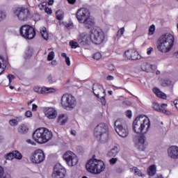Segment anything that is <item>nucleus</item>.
I'll use <instances>...</instances> for the list:
<instances>
[{
	"instance_id": "obj_12",
	"label": "nucleus",
	"mask_w": 178,
	"mask_h": 178,
	"mask_svg": "<svg viewBox=\"0 0 178 178\" xmlns=\"http://www.w3.org/2000/svg\"><path fill=\"white\" fill-rule=\"evenodd\" d=\"M45 159V154L42 149L35 150L31 156V161L33 163H41Z\"/></svg>"
},
{
	"instance_id": "obj_41",
	"label": "nucleus",
	"mask_w": 178,
	"mask_h": 178,
	"mask_svg": "<svg viewBox=\"0 0 178 178\" xmlns=\"http://www.w3.org/2000/svg\"><path fill=\"white\" fill-rule=\"evenodd\" d=\"M106 95V93H104V95H99V99L102 105H106V99H105V96Z\"/></svg>"
},
{
	"instance_id": "obj_20",
	"label": "nucleus",
	"mask_w": 178,
	"mask_h": 178,
	"mask_svg": "<svg viewBox=\"0 0 178 178\" xmlns=\"http://www.w3.org/2000/svg\"><path fill=\"white\" fill-rule=\"evenodd\" d=\"M86 29H91V27H94V25L95 24V21L94 19L88 17V19L83 21V22Z\"/></svg>"
},
{
	"instance_id": "obj_8",
	"label": "nucleus",
	"mask_w": 178,
	"mask_h": 178,
	"mask_svg": "<svg viewBox=\"0 0 178 178\" xmlns=\"http://www.w3.org/2000/svg\"><path fill=\"white\" fill-rule=\"evenodd\" d=\"M105 40V33L99 28H93L90 31V40L93 44H102Z\"/></svg>"
},
{
	"instance_id": "obj_52",
	"label": "nucleus",
	"mask_w": 178,
	"mask_h": 178,
	"mask_svg": "<svg viewBox=\"0 0 178 178\" xmlns=\"http://www.w3.org/2000/svg\"><path fill=\"white\" fill-rule=\"evenodd\" d=\"M25 116H26V118H31V116H33V113L31 111H28L25 113Z\"/></svg>"
},
{
	"instance_id": "obj_51",
	"label": "nucleus",
	"mask_w": 178,
	"mask_h": 178,
	"mask_svg": "<svg viewBox=\"0 0 178 178\" xmlns=\"http://www.w3.org/2000/svg\"><path fill=\"white\" fill-rule=\"evenodd\" d=\"M126 116H127L129 118V119H131V116H132L131 111H130V110L127 111Z\"/></svg>"
},
{
	"instance_id": "obj_32",
	"label": "nucleus",
	"mask_w": 178,
	"mask_h": 178,
	"mask_svg": "<svg viewBox=\"0 0 178 178\" xmlns=\"http://www.w3.org/2000/svg\"><path fill=\"white\" fill-rule=\"evenodd\" d=\"M161 86L162 87H173V82L169 79H167L161 83Z\"/></svg>"
},
{
	"instance_id": "obj_56",
	"label": "nucleus",
	"mask_w": 178,
	"mask_h": 178,
	"mask_svg": "<svg viewBox=\"0 0 178 178\" xmlns=\"http://www.w3.org/2000/svg\"><path fill=\"white\" fill-rule=\"evenodd\" d=\"M38 108V106H37V104H32V111H37Z\"/></svg>"
},
{
	"instance_id": "obj_10",
	"label": "nucleus",
	"mask_w": 178,
	"mask_h": 178,
	"mask_svg": "<svg viewBox=\"0 0 178 178\" xmlns=\"http://www.w3.org/2000/svg\"><path fill=\"white\" fill-rule=\"evenodd\" d=\"M19 33L24 38L33 40L35 37V29L30 25H24L19 29Z\"/></svg>"
},
{
	"instance_id": "obj_39",
	"label": "nucleus",
	"mask_w": 178,
	"mask_h": 178,
	"mask_svg": "<svg viewBox=\"0 0 178 178\" xmlns=\"http://www.w3.org/2000/svg\"><path fill=\"white\" fill-rule=\"evenodd\" d=\"M35 92H38V94H44V88H41L39 86H35L33 88Z\"/></svg>"
},
{
	"instance_id": "obj_43",
	"label": "nucleus",
	"mask_w": 178,
	"mask_h": 178,
	"mask_svg": "<svg viewBox=\"0 0 178 178\" xmlns=\"http://www.w3.org/2000/svg\"><path fill=\"white\" fill-rule=\"evenodd\" d=\"M4 158L5 159H8V161H10L11 159H14L13 152L5 155Z\"/></svg>"
},
{
	"instance_id": "obj_1",
	"label": "nucleus",
	"mask_w": 178,
	"mask_h": 178,
	"mask_svg": "<svg viewBox=\"0 0 178 178\" xmlns=\"http://www.w3.org/2000/svg\"><path fill=\"white\" fill-rule=\"evenodd\" d=\"M151 127L149 118L144 115L138 116L133 122V130L137 134L133 138V142L136 149L144 151L145 149V140L147 138L144 134H147Z\"/></svg>"
},
{
	"instance_id": "obj_57",
	"label": "nucleus",
	"mask_w": 178,
	"mask_h": 178,
	"mask_svg": "<svg viewBox=\"0 0 178 178\" xmlns=\"http://www.w3.org/2000/svg\"><path fill=\"white\" fill-rule=\"evenodd\" d=\"M65 63H67V66H70V58L69 57H66Z\"/></svg>"
},
{
	"instance_id": "obj_3",
	"label": "nucleus",
	"mask_w": 178,
	"mask_h": 178,
	"mask_svg": "<svg viewBox=\"0 0 178 178\" xmlns=\"http://www.w3.org/2000/svg\"><path fill=\"white\" fill-rule=\"evenodd\" d=\"M53 137L52 131L47 128H39L33 134V138L38 144H45Z\"/></svg>"
},
{
	"instance_id": "obj_59",
	"label": "nucleus",
	"mask_w": 178,
	"mask_h": 178,
	"mask_svg": "<svg viewBox=\"0 0 178 178\" xmlns=\"http://www.w3.org/2000/svg\"><path fill=\"white\" fill-rule=\"evenodd\" d=\"M3 69V71L1 72V73H3V72H5V69L6 68V65H5V64L3 65L2 66V63H0V69Z\"/></svg>"
},
{
	"instance_id": "obj_38",
	"label": "nucleus",
	"mask_w": 178,
	"mask_h": 178,
	"mask_svg": "<svg viewBox=\"0 0 178 178\" xmlns=\"http://www.w3.org/2000/svg\"><path fill=\"white\" fill-rule=\"evenodd\" d=\"M13 154L14 159L15 158V159H22V154H20V152H19L18 151H13Z\"/></svg>"
},
{
	"instance_id": "obj_50",
	"label": "nucleus",
	"mask_w": 178,
	"mask_h": 178,
	"mask_svg": "<svg viewBox=\"0 0 178 178\" xmlns=\"http://www.w3.org/2000/svg\"><path fill=\"white\" fill-rule=\"evenodd\" d=\"M115 172L116 173L120 174L123 173V172H124V170L122 168L119 167L115 170Z\"/></svg>"
},
{
	"instance_id": "obj_11",
	"label": "nucleus",
	"mask_w": 178,
	"mask_h": 178,
	"mask_svg": "<svg viewBox=\"0 0 178 178\" xmlns=\"http://www.w3.org/2000/svg\"><path fill=\"white\" fill-rule=\"evenodd\" d=\"M64 161L67 163L68 166H76L79 162L77 156L72 152H67L63 156Z\"/></svg>"
},
{
	"instance_id": "obj_5",
	"label": "nucleus",
	"mask_w": 178,
	"mask_h": 178,
	"mask_svg": "<svg viewBox=\"0 0 178 178\" xmlns=\"http://www.w3.org/2000/svg\"><path fill=\"white\" fill-rule=\"evenodd\" d=\"M94 136L100 143H106L109 137L108 126L105 123L99 124L94 131Z\"/></svg>"
},
{
	"instance_id": "obj_36",
	"label": "nucleus",
	"mask_w": 178,
	"mask_h": 178,
	"mask_svg": "<svg viewBox=\"0 0 178 178\" xmlns=\"http://www.w3.org/2000/svg\"><path fill=\"white\" fill-rule=\"evenodd\" d=\"M70 46L73 49H76V48H79L80 46L79 45V43L77 42H75L74 40H71L70 42Z\"/></svg>"
},
{
	"instance_id": "obj_62",
	"label": "nucleus",
	"mask_w": 178,
	"mask_h": 178,
	"mask_svg": "<svg viewBox=\"0 0 178 178\" xmlns=\"http://www.w3.org/2000/svg\"><path fill=\"white\" fill-rule=\"evenodd\" d=\"M61 56H62V58H65V59H66V58H67V55H66V53H62Z\"/></svg>"
},
{
	"instance_id": "obj_19",
	"label": "nucleus",
	"mask_w": 178,
	"mask_h": 178,
	"mask_svg": "<svg viewBox=\"0 0 178 178\" xmlns=\"http://www.w3.org/2000/svg\"><path fill=\"white\" fill-rule=\"evenodd\" d=\"M45 116L48 119H56V116H58V113L56 112V110L52 107H49L47 108L45 111Z\"/></svg>"
},
{
	"instance_id": "obj_30",
	"label": "nucleus",
	"mask_w": 178,
	"mask_h": 178,
	"mask_svg": "<svg viewBox=\"0 0 178 178\" xmlns=\"http://www.w3.org/2000/svg\"><path fill=\"white\" fill-rule=\"evenodd\" d=\"M40 34L43 37L44 40H47L49 38L48 32L47 31V28L42 26L40 28Z\"/></svg>"
},
{
	"instance_id": "obj_37",
	"label": "nucleus",
	"mask_w": 178,
	"mask_h": 178,
	"mask_svg": "<svg viewBox=\"0 0 178 178\" xmlns=\"http://www.w3.org/2000/svg\"><path fill=\"white\" fill-rule=\"evenodd\" d=\"M7 16H8V14L6 13V11L0 10V22L5 20Z\"/></svg>"
},
{
	"instance_id": "obj_42",
	"label": "nucleus",
	"mask_w": 178,
	"mask_h": 178,
	"mask_svg": "<svg viewBox=\"0 0 178 178\" xmlns=\"http://www.w3.org/2000/svg\"><path fill=\"white\" fill-rule=\"evenodd\" d=\"M93 59H95L96 60H99L101 58H102V55L99 52H96L93 54L92 56Z\"/></svg>"
},
{
	"instance_id": "obj_61",
	"label": "nucleus",
	"mask_w": 178,
	"mask_h": 178,
	"mask_svg": "<svg viewBox=\"0 0 178 178\" xmlns=\"http://www.w3.org/2000/svg\"><path fill=\"white\" fill-rule=\"evenodd\" d=\"M72 26H73V23L71 24H67L65 25L66 29H72Z\"/></svg>"
},
{
	"instance_id": "obj_29",
	"label": "nucleus",
	"mask_w": 178,
	"mask_h": 178,
	"mask_svg": "<svg viewBox=\"0 0 178 178\" xmlns=\"http://www.w3.org/2000/svg\"><path fill=\"white\" fill-rule=\"evenodd\" d=\"M141 58V56L138 54V51L132 49V54L131 56V60H138Z\"/></svg>"
},
{
	"instance_id": "obj_64",
	"label": "nucleus",
	"mask_w": 178,
	"mask_h": 178,
	"mask_svg": "<svg viewBox=\"0 0 178 178\" xmlns=\"http://www.w3.org/2000/svg\"><path fill=\"white\" fill-rule=\"evenodd\" d=\"M71 134H72V136H76V131L72 130V131H71Z\"/></svg>"
},
{
	"instance_id": "obj_31",
	"label": "nucleus",
	"mask_w": 178,
	"mask_h": 178,
	"mask_svg": "<svg viewBox=\"0 0 178 178\" xmlns=\"http://www.w3.org/2000/svg\"><path fill=\"white\" fill-rule=\"evenodd\" d=\"M51 92H56V89L54 88L43 87V94H50Z\"/></svg>"
},
{
	"instance_id": "obj_7",
	"label": "nucleus",
	"mask_w": 178,
	"mask_h": 178,
	"mask_svg": "<svg viewBox=\"0 0 178 178\" xmlns=\"http://www.w3.org/2000/svg\"><path fill=\"white\" fill-rule=\"evenodd\" d=\"M116 133L120 137L125 138L129 136V129L126 121L122 120H117L114 123Z\"/></svg>"
},
{
	"instance_id": "obj_18",
	"label": "nucleus",
	"mask_w": 178,
	"mask_h": 178,
	"mask_svg": "<svg viewBox=\"0 0 178 178\" xmlns=\"http://www.w3.org/2000/svg\"><path fill=\"white\" fill-rule=\"evenodd\" d=\"M168 156L171 159H178V147L172 146L168 149Z\"/></svg>"
},
{
	"instance_id": "obj_35",
	"label": "nucleus",
	"mask_w": 178,
	"mask_h": 178,
	"mask_svg": "<svg viewBox=\"0 0 178 178\" xmlns=\"http://www.w3.org/2000/svg\"><path fill=\"white\" fill-rule=\"evenodd\" d=\"M47 81L49 84H54V83H56V78L50 74L47 76Z\"/></svg>"
},
{
	"instance_id": "obj_23",
	"label": "nucleus",
	"mask_w": 178,
	"mask_h": 178,
	"mask_svg": "<svg viewBox=\"0 0 178 178\" xmlns=\"http://www.w3.org/2000/svg\"><path fill=\"white\" fill-rule=\"evenodd\" d=\"M17 131L19 134H26V133H29V127L26 124H22L18 127Z\"/></svg>"
},
{
	"instance_id": "obj_45",
	"label": "nucleus",
	"mask_w": 178,
	"mask_h": 178,
	"mask_svg": "<svg viewBox=\"0 0 178 178\" xmlns=\"http://www.w3.org/2000/svg\"><path fill=\"white\" fill-rule=\"evenodd\" d=\"M123 34H124V27L120 28L117 33V37H122V35H123Z\"/></svg>"
},
{
	"instance_id": "obj_40",
	"label": "nucleus",
	"mask_w": 178,
	"mask_h": 178,
	"mask_svg": "<svg viewBox=\"0 0 178 178\" xmlns=\"http://www.w3.org/2000/svg\"><path fill=\"white\" fill-rule=\"evenodd\" d=\"M133 52V49H130V50H127L124 52V56L127 58V59H131V54Z\"/></svg>"
},
{
	"instance_id": "obj_27",
	"label": "nucleus",
	"mask_w": 178,
	"mask_h": 178,
	"mask_svg": "<svg viewBox=\"0 0 178 178\" xmlns=\"http://www.w3.org/2000/svg\"><path fill=\"white\" fill-rule=\"evenodd\" d=\"M58 122L61 124V126H64L67 122V117L65 114H61L58 116Z\"/></svg>"
},
{
	"instance_id": "obj_13",
	"label": "nucleus",
	"mask_w": 178,
	"mask_h": 178,
	"mask_svg": "<svg viewBox=\"0 0 178 178\" xmlns=\"http://www.w3.org/2000/svg\"><path fill=\"white\" fill-rule=\"evenodd\" d=\"M66 176V170L63 168L60 164H56L54 168V172L52 174L53 178H65Z\"/></svg>"
},
{
	"instance_id": "obj_24",
	"label": "nucleus",
	"mask_w": 178,
	"mask_h": 178,
	"mask_svg": "<svg viewBox=\"0 0 178 178\" xmlns=\"http://www.w3.org/2000/svg\"><path fill=\"white\" fill-rule=\"evenodd\" d=\"M118 153L119 149L118 148V147L115 146L108 152L107 155L110 158H115V156H116V155H118Z\"/></svg>"
},
{
	"instance_id": "obj_44",
	"label": "nucleus",
	"mask_w": 178,
	"mask_h": 178,
	"mask_svg": "<svg viewBox=\"0 0 178 178\" xmlns=\"http://www.w3.org/2000/svg\"><path fill=\"white\" fill-rule=\"evenodd\" d=\"M154 33H155V25L152 24L149 28V35H153Z\"/></svg>"
},
{
	"instance_id": "obj_54",
	"label": "nucleus",
	"mask_w": 178,
	"mask_h": 178,
	"mask_svg": "<svg viewBox=\"0 0 178 178\" xmlns=\"http://www.w3.org/2000/svg\"><path fill=\"white\" fill-rule=\"evenodd\" d=\"M154 51L152 47H149L147 49V55H151V53Z\"/></svg>"
},
{
	"instance_id": "obj_60",
	"label": "nucleus",
	"mask_w": 178,
	"mask_h": 178,
	"mask_svg": "<svg viewBox=\"0 0 178 178\" xmlns=\"http://www.w3.org/2000/svg\"><path fill=\"white\" fill-rule=\"evenodd\" d=\"M113 76L112 75H108L106 77V80H108V81H111V80H113Z\"/></svg>"
},
{
	"instance_id": "obj_16",
	"label": "nucleus",
	"mask_w": 178,
	"mask_h": 178,
	"mask_svg": "<svg viewBox=\"0 0 178 178\" xmlns=\"http://www.w3.org/2000/svg\"><path fill=\"white\" fill-rule=\"evenodd\" d=\"M93 94L97 97V98H99V95H105V89H104V86L99 83H96L93 85L92 87Z\"/></svg>"
},
{
	"instance_id": "obj_63",
	"label": "nucleus",
	"mask_w": 178,
	"mask_h": 178,
	"mask_svg": "<svg viewBox=\"0 0 178 178\" xmlns=\"http://www.w3.org/2000/svg\"><path fill=\"white\" fill-rule=\"evenodd\" d=\"M69 3H71L72 5H73L75 2H76V0H67Z\"/></svg>"
},
{
	"instance_id": "obj_9",
	"label": "nucleus",
	"mask_w": 178,
	"mask_h": 178,
	"mask_svg": "<svg viewBox=\"0 0 178 178\" xmlns=\"http://www.w3.org/2000/svg\"><path fill=\"white\" fill-rule=\"evenodd\" d=\"M60 104L63 108H70L73 109L77 104L76 97L71 94H65L61 97Z\"/></svg>"
},
{
	"instance_id": "obj_46",
	"label": "nucleus",
	"mask_w": 178,
	"mask_h": 178,
	"mask_svg": "<svg viewBox=\"0 0 178 178\" xmlns=\"http://www.w3.org/2000/svg\"><path fill=\"white\" fill-rule=\"evenodd\" d=\"M54 58H55V53L54 51L49 52L47 56V60H54Z\"/></svg>"
},
{
	"instance_id": "obj_34",
	"label": "nucleus",
	"mask_w": 178,
	"mask_h": 178,
	"mask_svg": "<svg viewBox=\"0 0 178 178\" xmlns=\"http://www.w3.org/2000/svg\"><path fill=\"white\" fill-rule=\"evenodd\" d=\"M3 168L0 166V178H10V174L6 173L4 174Z\"/></svg>"
},
{
	"instance_id": "obj_22",
	"label": "nucleus",
	"mask_w": 178,
	"mask_h": 178,
	"mask_svg": "<svg viewBox=\"0 0 178 178\" xmlns=\"http://www.w3.org/2000/svg\"><path fill=\"white\" fill-rule=\"evenodd\" d=\"M153 92L154 94L158 97L159 98H162V99H166V95L163 93L159 88H154L153 89Z\"/></svg>"
},
{
	"instance_id": "obj_53",
	"label": "nucleus",
	"mask_w": 178,
	"mask_h": 178,
	"mask_svg": "<svg viewBox=\"0 0 178 178\" xmlns=\"http://www.w3.org/2000/svg\"><path fill=\"white\" fill-rule=\"evenodd\" d=\"M44 10H45L46 13H48V15H51V13H52V10L49 8H45Z\"/></svg>"
},
{
	"instance_id": "obj_15",
	"label": "nucleus",
	"mask_w": 178,
	"mask_h": 178,
	"mask_svg": "<svg viewBox=\"0 0 178 178\" xmlns=\"http://www.w3.org/2000/svg\"><path fill=\"white\" fill-rule=\"evenodd\" d=\"M78 42L82 47L85 45H89L90 41H91V36L86 35V33H80L78 38Z\"/></svg>"
},
{
	"instance_id": "obj_47",
	"label": "nucleus",
	"mask_w": 178,
	"mask_h": 178,
	"mask_svg": "<svg viewBox=\"0 0 178 178\" xmlns=\"http://www.w3.org/2000/svg\"><path fill=\"white\" fill-rule=\"evenodd\" d=\"M9 124H10V126L13 127L17 126V124H19V121H17V120L15 119L10 120L9 121Z\"/></svg>"
},
{
	"instance_id": "obj_55",
	"label": "nucleus",
	"mask_w": 178,
	"mask_h": 178,
	"mask_svg": "<svg viewBox=\"0 0 178 178\" xmlns=\"http://www.w3.org/2000/svg\"><path fill=\"white\" fill-rule=\"evenodd\" d=\"M108 70H111V72L115 70V65H113V64H110L108 65Z\"/></svg>"
},
{
	"instance_id": "obj_4",
	"label": "nucleus",
	"mask_w": 178,
	"mask_h": 178,
	"mask_svg": "<svg viewBox=\"0 0 178 178\" xmlns=\"http://www.w3.org/2000/svg\"><path fill=\"white\" fill-rule=\"evenodd\" d=\"M88 172L94 175H99L105 170V163L102 161L92 159L88 161L86 165Z\"/></svg>"
},
{
	"instance_id": "obj_26",
	"label": "nucleus",
	"mask_w": 178,
	"mask_h": 178,
	"mask_svg": "<svg viewBox=\"0 0 178 178\" xmlns=\"http://www.w3.org/2000/svg\"><path fill=\"white\" fill-rule=\"evenodd\" d=\"M141 69L143 72H147L148 73L152 70V65L148 63H144L141 65Z\"/></svg>"
},
{
	"instance_id": "obj_33",
	"label": "nucleus",
	"mask_w": 178,
	"mask_h": 178,
	"mask_svg": "<svg viewBox=\"0 0 178 178\" xmlns=\"http://www.w3.org/2000/svg\"><path fill=\"white\" fill-rule=\"evenodd\" d=\"M56 19L58 20H62L64 17V13L62 10H58L56 13Z\"/></svg>"
},
{
	"instance_id": "obj_2",
	"label": "nucleus",
	"mask_w": 178,
	"mask_h": 178,
	"mask_svg": "<svg viewBox=\"0 0 178 178\" xmlns=\"http://www.w3.org/2000/svg\"><path fill=\"white\" fill-rule=\"evenodd\" d=\"M175 44V36L172 33L163 34L157 42V49L162 54H168L173 48Z\"/></svg>"
},
{
	"instance_id": "obj_6",
	"label": "nucleus",
	"mask_w": 178,
	"mask_h": 178,
	"mask_svg": "<svg viewBox=\"0 0 178 178\" xmlns=\"http://www.w3.org/2000/svg\"><path fill=\"white\" fill-rule=\"evenodd\" d=\"M14 17H17L20 22H29L33 15L28 8L18 7L13 10Z\"/></svg>"
},
{
	"instance_id": "obj_21",
	"label": "nucleus",
	"mask_w": 178,
	"mask_h": 178,
	"mask_svg": "<svg viewBox=\"0 0 178 178\" xmlns=\"http://www.w3.org/2000/svg\"><path fill=\"white\" fill-rule=\"evenodd\" d=\"M129 170L131 173H134L135 176H138V177H145V175L143 174L141 170L137 168V167L130 168Z\"/></svg>"
},
{
	"instance_id": "obj_58",
	"label": "nucleus",
	"mask_w": 178,
	"mask_h": 178,
	"mask_svg": "<svg viewBox=\"0 0 178 178\" xmlns=\"http://www.w3.org/2000/svg\"><path fill=\"white\" fill-rule=\"evenodd\" d=\"M26 143H28V144H31V145H35V143L32 141L31 139L26 140Z\"/></svg>"
},
{
	"instance_id": "obj_25",
	"label": "nucleus",
	"mask_w": 178,
	"mask_h": 178,
	"mask_svg": "<svg viewBox=\"0 0 178 178\" xmlns=\"http://www.w3.org/2000/svg\"><path fill=\"white\" fill-rule=\"evenodd\" d=\"M33 56V48L29 47L25 50L24 58V59H30Z\"/></svg>"
},
{
	"instance_id": "obj_17",
	"label": "nucleus",
	"mask_w": 178,
	"mask_h": 178,
	"mask_svg": "<svg viewBox=\"0 0 178 178\" xmlns=\"http://www.w3.org/2000/svg\"><path fill=\"white\" fill-rule=\"evenodd\" d=\"M168 106V104H161L159 105V104L154 102L152 103V108L154 109V111H156V112H159L160 113H167L168 111L165 109Z\"/></svg>"
},
{
	"instance_id": "obj_14",
	"label": "nucleus",
	"mask_w": 178,
	"mask_h": 178,
	"mask_svg": "<svg viewBox=\"0 0 178 178\" xmlns=\"http://www.w3.org/2000/svg\"><path fill=\"white\" fill-rule=\"evenodd\" d=\"M90 16V10L87 8H81L76 13V18L79 23H83Z\"/></svg>"
},
{
	"instance_id": "obj_49",
	"label": "nucleus",
	"mask_w": 178,
	"mask_h": 178,
	"mask_svg": "<svg viewBox=\"0 0 178 178\" xmlns=\"http://www.w3.org/2000/svg\"><path fill=\"white\" fill-rule=\"evenodd\" d=\"M118 162V158H112L109 160L110 165H115Z\"/></svg>"
},
{
	"instance_id": "obj_48",
	"label": "nucleus",
	"mask_w": 178,
	"mask_h": 178,
	"mask_svg": "<svg viewBox=\"0 0 178 178\" xmlns=\"http://www.w3.org/2000/svg\"><path fill=\"white\" fill-rule=\"evenodd\" d=\"M7 79H8L9 84H10L12 83V80H15L16 77L15 76V75L9 74L7 76Z\"/></svg>"
},
{
	"instance_id": "obj_28",
	"label": "nucleus",
	"mask_w": 178,
	"mask_h": 178,
	"mask_svg": "<svg viewBox=\"0 0 178 178\" xmlns=\"http://www.w3.org/2000/svg\"><path fill=\"white\" fill-rule=\"evenodd\" d=\"M156 173V166L155 165H150L147 169L149 176H154Z\"/></svg>"
}]
</instances>
